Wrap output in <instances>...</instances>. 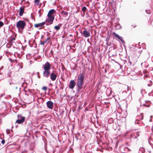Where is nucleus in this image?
I'll return each mask as SVG.
<instances>
[{
	"label": "nucleus",
	"mask_w": 153,
	"mask_h": 153,
	"mask_svg": "<svg viewBox=\"0 0 153 153\" xmlns=\"http://www.w3.org/2000/svg\"><path fill=\"white\" fill-rule=\"evenodd\" d=\"M84 74L83 73L80 74L78 75L77 77V81L76 84L77 88L76 91L78 92H79L83 88L82 85L84 84Z\"/></svg>",
	"instance_id": "1"
},
{
	"label": "nucleus",
	"mask_w": 153,
	"mask_h": 153,
	"mask_svg": "<svg viewBox=\"0 0 153 153\" xmlns=\"http://www.w3.org/2000/svg\"><path fill=\"white\" fill-rule=\"evenodd\" d=\"M26 25L25 22L23 20H19L16 24V27L19 30L20 29L23 30Z\"/></svg>",
	"instance_id": "2"
},
{
	"label": "nucleus",
	"mask_w": 153,
	"mask_h": 153,
	"mask_svg": "<svg viewBox=\"0 0 153 153\" xmlns=\"http://www.w3.org/2000/svg\"><path fill=\"white\" fill-rule=\"evenodd\" d=\"M18 119L16 120V123L20 124L23 123L25 119V117L22 116L21 115H17Z\"/></svg>",
	"instance_id": "3"
},
{
	"label": "nucleus",
	"mask_w": 153,
	"mask_h": 153,
	"mask_svg": "<svg viewBox=\"0 0 153 153\" xmlns=\"http://www.w3.org/2000/svg\"><path fill=\"white\" fill-rule=\"evenodd\" d=\"M57 76V74L54 71L51 73L50 79L52 81H55Z\"/></svg>",
	"instance_id": "4"
},
{
	"label": "nucleus",
	"mask_w": 153,
	"mask_h": 153,
	"mask_svg": "<svg viewBox=\"0 0 153 153\" xmlns=\"http://www.w3.org/2000/svg\"><path fill=\"white\" fill-rule=\"evenodd\" d=\"M42 66L44 70H50L51 69V65L48 62H47Z\"/></svg>",
	"instance_id": "5"
},
{
	"label": "nucleus",
	"mask_w": 153,
	"mask_h": 153,
	"mask_svg": "<svg viewBox=\"0 0 153 153\" xmlns=\"http://www.w3.org/2000/svg\"><path fill=\"white\" fill-rule=\"evenodd\" d=\"M48 19L45 20V21L48 23H50V24H52L54 19V17L53 16H50L47 15Z\"/></svg>",
	"instance_id": "6"
},
{
	"label": "nucleus",
	"mask_w": 153,
	"mask_h": 153,
	"mask_svg": "<svg viewBox=\"0 0 153 153\" xmlns=\"http://www.w3.org/2000/svg\"><path fill=\"white\" fill-rule=\"evenodd\" d=\"M46 105L47 107L51 110H52L53 108V103L51 101H49L46 103Z\"/></svg>",
	"instance_id": "7"
},
{
	"label": "nucleus",
	"mask_w": 153,
	"mask_h": 153,
	"mask_svg": "<svg viewBox=\"0 0 153 153\" xmlns=\"http://www.w3.org/2000/svg\"><path fill=\"white\" fill-rule=\"evenodd\" d=\"M50 74V70H44L43 72V76L45 78H48Z\"/></svg>",
	"instance_id": "8"
},
{
	"label": "nucleus",
	"mask_w": 153,
	"mask_h": 153,
	"mask_svg": "<svg viewBox=\"0 0 153 153\" xmlns=\"http://www.w3.org/2000/svg\"><path fill=\"white\" fill-rule=\"evenodd\" d=\"M76 85V83L74 80H71L70 81L68 85L69 88L71 89H73Z\"/></svg>",
	"instance_id": "9"
},
{
	"label": "nucleus",
	"mask_w": 153,
	"mask_h": 153,
	"mask_svg": "<svg viewBox=\"0 0 153 153\" xmlns=\"http://www.w3.org/2000/svg\"><path fill=\"white\" fill-rule=\"evenodd\" d=\"M25 7L24 6H23L20 7L19 12V15L20 16H22L23 14L24 13Z\"/></svg>",
	"instance_id": "10"
},
{
	"label": "nucleus",
	"mask_w": 153,
	"mask_h": 153,
	"mask_svg": "<svg viewBox=\"0 0 153 153\" xmlns=\"http://www.w3.org/2000/svg\"><path fill=\"white\" fill-rule=\"evenodd\" d=\"M56 11L54 9L50 10L48 12V15L53 16V15L56 13Z\"/></svg>",
	"instance_id": "11"
},
{
	"label": "nucleus",
	"mask_w": 153,
	"mask_h": 153,
	"mask_svg": "<svg viewBox=\"0 0 153 153\" xmlns=\"http://www.w3.org/2000/svg\"><path fill=\"white\" fill-rule=\"evenodd\" d=\"M112 35H114L115 37L117 38L118 39L120 40L122 42H124V41L122 39V38L118 34H117L115 32H114L112 34Z\"/></svg>",
	"instance_id": "12"
},
{
	"label": "nucleus",
	"mask_w": 153,
	"mask_h": 153,
	"mask_svg": "<svg viewBox=\"0 0 153 153\" xmlns=\"http://www.w3.org/2000/svg\"><path fill=\"white\" fill-rule=\"evenodd\" d=\"M45 23V22H43L41 23L35 24L34 25V26L35 27L38 28L44 25Z\"/></svg>",
	"instance_id": "13"
},
{
	"label": "nucleus",
	"mask_w": 153,
	"mask_h": 153,
	"mask_svg": "<svg viewBox=\"0 0 153 153\" xmlns=\"http://www.w3.org/2000/svg\"><path fill=\"white\" fill-rule=\"evenodd\" d=\"M82 11L81 12V15L82 16H84L85 15V12L86 11V7L85 6L83 7Z\"/></svg>",
	"instance_id": "14"
},
{
	"label": "nucleus",
	"mask_w": 153,
	"mask_h": 153,
	"mask_svg": "<svg viewBox=\"0 0 153 153\" xmlns=\"http://www.w3.org/2000/svg\"><path fill=\"white\" fill-rule=\"evenodd\" d=\"M61 13L63 16H65L64 17H66L68 15V13L67 12L64 10L62 11L61 12Z\"/></svg>",
	"instance_id": "15"
},
{
	"label": "nucleus",
	"mask_w": 153,
	"mask_h": 153,
	"mask_svg": "<svg viewBox=\"0 0 153 153\" xmlns=\"http://www.w3.org/2000/svg\"><path fill=\"white\" fill-rule=\"evenodd\" d=\"M62 25L61 24H59L58 25L55 26L54 28L56 29V30H58L60 29V27L59 25Z\"/></svg>",
	"instance_id": "16"
},
{
	"label": "nucleus",
	"mask_w": 153,
	"mask_h": 153,
	"mask_svg": "<svg viewBox=\"0 0 153 153\" xmlns=\"http://www.w3.org/2000/svg\"><path fill=\"white\" fill-rule=\"evenodd\" d=\"M39 0H35L34 3L36 4L37 5H39Z\"/></svg>",
	"instance_id": "17"
},
{
	"label": "nucleus",
	"mask_w": 153,
	"mask_h": 153,
	"mask_svg": "<svg viewBox=\"0 0 153 153\" xmlns=\"http://www.w3.org/2000/svg\"><path fill=\"white\" fill-rule=\"evenodd\" d=\"M83 36L85 37H86V29H85V30H84L83 31Z\"/></svg>",
	"instance_id": "18"
},
{
	"label": "nucleus",
	"mask_w": 153,
	"mask_h": 153,
	"mask_svg": "<svg viewBox=\"0 0 153 153\" xmlns=\"http://www.w3.org/2000/svg\"><path fill=\"white\" fill-rule=\"evenodd\" d=\"M146 12L148 14H150L151 13V11L150 10H146Z\"/></svg>",
	"instance_id": "19"
},
{
	"label": "nucleus",
	"mask_w": 153,
	"mask_h": 153,
	"mask_svg": "<svg viewBox=\"0 0 153 153\" xmlns=\"http://www.w3.org/2000/svg\"><path fill=\"white\" fill-rule=\"evenodd\" d=\"M4 25V23L0 21V28L2 27Z\"/></svg>",
	"instance_id": "20"
},
{
	"label": "nucleus",
	"mask_w": 153,
	"mask_h": 153,
	"mask_svg": "<svg viewBox=\"0 0 153 153\" xmlns=\"http://www.w3.org/2000/svg\"><path fill=\"white\" fill-rule=\"evenodd\" d=\"M47 87L46 86H43L42 88V89L45 90V91H46L47 90Z\"/></svg>",
	"instance_id": "21"
},
{
	"label": "nucleus",
	"mask_w": 153,
	"mask_h": 153,
	"mask_svg": "<svg viewBox=\"0 0 153 153\" xmlns=\"http://www.w3.org/2000/svg\"><path fill=\"white\" fill-rule=\"evenodd\" d=\"M46 42V41H44L42 42H40V44L41 45H44L45 43Z\"/></svg>",
	"instance_id": "22"
},
{
	"label": "nucleus",
	"mask_w": 153,
	"mask_h": 153,
	"mask_svg": "<svg viewBox=\"0 0 153 153\" xmlns=\"http://www.w3.org/2000/svg\"><path fill=\"white\" fill-rule=\"evenodd\" d=\"M90 49H91V50L92 49V48L91 47H89L88 48V50H87L88 52H90Z\"/></svg>",
	"instance_id": "23"
},
{
	"label": "nucleus",
	"mask_w": 153,
	"mask_h": 153,
	"mask_svg": "<svg viewBox=\"0 0 153 153\" xmlns=\"http://www.w3.org/2000/svg\"><path fill=\"white\" fill-rule=\"evenodd\" d=\"M127 91H128L129 90H131V88L130 87H129L128 86H127Z\"/></svg>",
	"instance_id": "24"
},
{
	"label": "nucleus",
	"mask_w": 153,
	"mask_h": 153,
	"mask_svg": "<svg viewBox=\"0 0 153 153\" xmlns=\"http://www.w3.org/2000/svg\"><path fill=\"white\" fill-rule=\"evenodd\" d=\"M5 141L4 140V139L2 140L1 141V143L3 144H4L5 143Z\"/></svg>",
	"instance_id": "25"
},
{
	"label": "nucleus",
	"mask_w": 153,
	"mask_h": 153,
	"mask_svg": "<svg viewBox=\"0 0 153 153\" xmlns=\"http://www.w3.org/2000/svg\"><path fill=\"white\" fill-rule=\"evenodd\" d=\"M90 34L87 31V37L89 36H90Z\"/></svg>",
	"instance_id": "26"
},
{
	"label": "nucleus",
	"mask_w": 153,
	"mask_h": 153,
	"mask_svg": "<svg viewBox=\"0 0 153 153\" xmlns=\"http://www.w3.org/2000/svg\"><path fill=\"white\" fill-rule=\"evenodd\" d=\"M4 94H1L0 96V98H1L3 97L4 95Z\"/></svg>",
	"instance_id": "27"
},
{
	"label": "nucleus",
	"mask_w": 153,
	"mask_h": 153,
	"mask_svg": "<svg viewBox=\"0 0 153 153\" xmlns=\"http://www.w3.org/2000/svg\"><path fill=\"white\" fill-rule=\"evenodd\" d=\"M28 3L29 4L30 3L29 1H24V4Z\"/></svg>",
	"instance_id": "28"
},
{
	"label": "nucleus",
	"mask_w": 153,
	"mask_h": 153,
	"mask_svg": "<svg viewBox=\"0 0 153 153\" xmlns=\"http://www.w3.org/2000/svg\"><path fill=\"white\" fill-rule=\"evenodd\" d=\"M9 59L11 62H12L13 61V60L11 58H9Z\"/></svg>",
	"instance_id": "29"
},
{
	"label": "nucleus",
	"mask_w": 153,
	"mask_h": 153,
	"mask_svg": "<svg viewBox=\"0 0 153 153\" xmlns=\"http://www.w3.org/2000/svg\"><path fill=\"white\" fill-rule=\"evenodd\" d=\"M19 30V33H22L23 32L22 30V29H20Z\"/></svg>",
	"instance_id": "30"
},
{
	"label": "nucleus",
	"mask_w": 153,
	"mask_h": 153,
	"mask_svg": "<svg viewBox=\"0 0 153 153\" xmlns=\"http://www.w3.org/2000/svg\"><path fill=\"white\" fill-rule=\"evenodd\" d=\"M141 115L142 116V118L141 120H142L143 118V114L142 113L141 114Z\"/></svg>",
	"instance_id": "31"
},
{
	"label": "nucleus",
	"mask_w": 153,
	"mask_h": 153,
	"mask_svg": "<svg viewBox=\"0 0 153 153\" xmlns=\"http://www.w3.org/2000/svg\"><path fill=\"white\" fill-rule=\"evenodd\" d=\"M50 37H48V38L45 41H46V42L50 39Z\"/></svg>",
	"instance_id": "32"
},
{
	"label": "nucleus",
	"mask_w": 153,
	"mask_h": 153,
	"mask_svg": "<svg viewBox=\"0 0 153 153\" xmlns=\"http://www.w3.org/2000/svg\"><path fill=\"white\" fill-rule=\"evenodd\" d=\"M25 1V0H22V2H21V3H20V4L21 5H22V3L23 2V1Z\"/></svg>",
	"instance_id": "33"
},
{
	"label": "nucleus",
	"mask_w": 153,
	"mask_h": 153,
	"mask_svg": "<svg viewBox=\"0 0 153 153\" xmlns=\"http://www.w3.org/2000/svg\"><path fill=\"white\" fill-rule=\"evenodd\" d=\"M44 37V35H42L41 36V39H42Z\"/></svg>",
	"instance_id": "34"
},
{
	"label": "nucleus",
	"mask_w": 153,
	"mask_h": 153,
	"mask_svg": "<svg viewBox=\"0 0 153 153\" xmlns=\"http://www.w3.org/2000/svg\"><path fill=\"white\" fill-rule=\"evenodd\" d=\"M51 24H50V23L49 24L48 23H46V25L47 26H48V25H51Z\"/></svg>",
	"instance_id": "35"
},
{
	"label": "nucleus",
	"mask_w": 153,
	"mask_h": 153,
	"mask_svg": "<svg viewBox=\"0 0 153 153\" xmlns=\"http://www.w3.org/2000/svg\"><path fill=\"white\" fill-rule=\"evenodd\" d=\"M38 77L39 78H40V76L39 75H38Z\"/></svg>",
	"instance_id": "36"
},
{
	"label": "nucleus",
	"mask_w": 153,
	"mask_h": 153,
	"mask_svg": "<svg viewBox=\"0 0 153 153\" xmlns=\"http://www.w3.org/2000/svg\"><path fill=\"white\" fill-rule=\"evenodd\" d=\"M70 14L69 15V16L68 18V19H67V21H68V20L69 19V17H70Z\"/></svg>",
	"instance_id": "37"
},
{
	"label": "nucleus",
	"mask_w": 153,
	"mask_h": 153,
	"mask_svg": "<svg viewBox=\"0 0 153 153\" xmlns=\"http://www.w3.org/2000/svg\"><path fill=\"white\" fill-rule=\"evenodd\" d=\"M84 105H86V101H85L84 103Z\"/></svg>",
	"instance_id": "38"
},
{
	"label": "nucleus",
	"mask_w": 153,
	"mask_h": 153,
	"mask_svg": "<svg viewBox=\"0 0 153 153\" xmlns=\"http://www.w3.org/2000/svg\"><path fill=\"white\" fill-rule=\"evenodd\" d=\"M125 149H128V151H129V150L130 151V150L127 147H125Z\"/></svg>",
	"instance_id": "39"
},
{
	"label": "nucleus",
	"mask_w": 153,
	"mask_h": 153,
	"mask_svg": "<svg viewBox=\"0 0 153 153\" xmlns=\"http://www.w3.org/2000/svg\"><path fill=\"white\" fill-rule=\"evenodd\" d=\"M39 72H37V75H39Z\"/></svg>",
	"instance_id": "40"
},
{
	"label": "nucleus",
	"mask_w": 153,
	"mask_h": 153,
	"mask_svg": "<svg viewBox=\"0 0 153 153\" xmlns=\"http://www.w3.org/2000/svg\"><path fill=\"white\" fill-rule=\"evenodd\" d=\"M52 52H53V51H52V50H51V53H52Z\"/></svg>",
	"instance_id": "41"
},
{
	"label": "nucleus",
	"mask_w": 153,
	"mask_h": 153,
	"mask_svg": "<svg viewBox=\"0 0 153 153\" xmlns=\"http://www.w3.org/2000/svg\"><path fill=\"white\" fill-rule=\"evenodd\" d=\"M42 27H40V28H39V30H40V29H42Z\"/></svg>",
	"instance_id": "42"
},
{
	"label": "nucleus",
	"mask_w": 153,
	"mask_h": 153,
	"mask_svg": "<svg viewBox=\"0 0 153 153\" xmlns=\"http://www.w3.org/2000/svg\"><path fill=\"white\" fill-rule=\"evenodd\" d=\"M59 17H60V15L59 14Z\"/></svg>",
	"instance_id": "43"
},
{
	"label": "nucleus",
	"mask_w": 153,
	"mask_h": 153,
	"mask_svg": "<svg viewBox=\"0 0 153 153\" xmlns=\"http://www.w3.org/2000/svg\"><path fill=\"white\" fill-rule=\"evenodd\" d=\"M16 89H17V87H16Z\"/></svg>",
	"instance_id": "44"
},
{
	"label": "nucleus",
	"mask_w": 153,
	"mask_h": 153,
	"mask_svg": "<svg viewBox=\"0 0 153 153\" xmlns=\"http://www.w3.org/2000/svg\"><path fill=\"white\" fill-rule=\"evenodd\" d=\"M24 91L25 92H26L27 91H25V90H24Z\"/></svg>",
	"instance_id": "45"
},
{
	"label": "nucleus",
	"mask_w": 153,
	"mask_h": 153,
	"mask_svg": "<svg viewBox=\"0 0 153 153\" xmlns=\"http://www.w3.org/2000/svg\"><path fill=\"white\" fill-rule=\"evenodd\" d=\"M85 111H86V108H85Z\"/></svg>",
	"instance_id": "46"
},
{
	"label": "nucleus",
	"mask_w": 153,
	"mask_h": 153,
	"mask_svg": "<svg viewBox=\"0 0 153 153\" xmlns=\"http://www.w3.org/2000/svg\"><path fill=\"white\" fill-rule=\"evenodd\" d=\"M85 149H86V146L85 147Z\"/></svg>",
	"instance_id": "47"
},
{
	"label": "nucleus",
	"mask_w": 153,
	"mask_h": 153,
	"mask_svg": "<svg viewBox=\"0 0 153 153\" xmlns=\"http://www.w3.org/2000/svg\"><path fill=\"white\" fill-rule=\"evenodd\" d=\"M146 106H147V107H149V105H146Z\"/></svg>",
	"instance_id": "48"
},
{
	"label": "nucleus",
	"mask_w": 153,
	"mask_h": 153,
	"mask_svg": "<svg viewBox=\"0 0 153 153\" xmlns=\"http://www.w3.org/2000/svg\"><path fill=\"white\" fill-rule=\"evenodd\" d=\"M27 7H28V6H29V5H27Z\"/></svg>",
	"instance_id": "49"
},
{
	"label": "nucleus",
	"mask_w": 153,
	"mask_h": 153,
	"mask_svg": "<svg viewBox=\"0 0 153 153\" xmlns=\"http://www.w3.org/2000/svg\"><path fill=\"white\" fill-rule=\"evenodd\" d=\"M57 88V86H56V87H55V88L56 89Z\"/></svg>",
	"instance_id": "50"
},
{
	"label": "nucleus",
	"mask_w": 153,
	"mask_h": 153,
	"mask_svg": "<svg viewBox=\"0 0 153 153\" xmlns=\"http://www.w3.org/2000/svg\"><path fill=\"white\" fill-rule=\"evenodd\" d=\"M17 126H16V128H17Z\"/></svg>",
	"instance_id": "51"
},
{
	"label": "nucleus",
	"mask_w": 153,
	"mask_h": 153,
	"mask_svg": "<svg viewBox=\"0 0 153 153\" xmlns=\"http://www.w3.org/2000/svg\"><path fill=\"white\" fill-rule=\"evenodd\" d=\"M2 74V73H0V74Z\"/></svg>",
	"instance_id": "52"
},
{
	"label": "nucleus",
	"mask_w": 153,
	"mask_h": 153,
	"mask_svg": "<svg viewBox=\"0 0 153 153\" xmlns=\"http://www.w3.org/2000/svg\"><path fill=\"white\" fill-rule=\"evenodd\" d=\"M47 33H48V34H49V32H48Z\"/></svg>",
	"instance_id": "53"
},
{
	"label": "nucleus",
	"mask_w": 153,
	"mask_h": 153,
	"mask_svg": "<svg viewBox=\"0 0 153 153\" xmlns=\"http://www.w3.org/2000/svg\"><path fill=\"white\" fill-rule=\"evenodd\" d=\"M10 85H11V83H10Z\"/></svg>",
	"instance_id": "54"
},
{
	"label": "nucleus",
	"mask_w": 153,
	"mask_h": 153,
	"mask_svg": "<svg viewBox=\"0 0 153 153\" xmlns=\"http://www.w3.org/2000/svg\"><path fill=\"white\" fill-rule=\"evenodd\" d=\"M37 32V33H38V32H39V31H38Z\"/></svg>",
	"instance_id": "55"
},
{
	"label": "nucleus",
	"mask_w": 153,
	"mask_h": 153,
	"mask_svg": "<svg viewBox=\"0 0 153 153\" xmlns=\"http://www.w3.org/2000/svg\"><path fill=\"white\" fill-rule=\"evenodd\" d=\"M82 1H84V0H82Z\"/></svg>",
	"instance_id": "56"
},
{
	"label": "nucleus",
	"mask_w": 153,
	"mask_h": 153,
	"mask_svg": "<svg viewBox=\"0 0 153 153\" xmlns=\"http://www.w3.org/2000/svg\"><path fill=\"white\" fill-rule=\"evenodd\" d=\"M41 16L40 14H39V16Z\"/></svg>",
	"instance_id": "57"
},
{
	"label": "nucleus",
	"mask_w": 153,
	"mask_h": 153,
	"mask_svg": "<svg viewBox=\"0 0 153 153\" xmlns=\"http://www.w3.org/2000/svg\"><path fill=\"white\" fill-rule=\"evenodd\" d=\"M20 89H21V88H19V90H20Z\"/></svg>",
	"instance_id": "58"
},
{
	"label": "nucleus",
	"mask_w": 153,
	"mask_h": 153,
	"mask_svg": "<svg viewBox=\"0 0 153 153\" xmlns=\"http://www.w3.org/2000/svg\"><path fill=\"white\" fill-rule=\"evenodd\" d=\"M84 153H85V152L84 151Z\"/></svg>",
	"instance_id": "59"
}]
</instances>
